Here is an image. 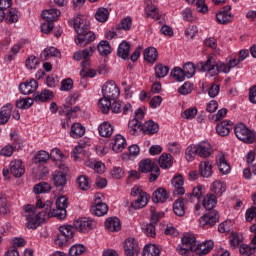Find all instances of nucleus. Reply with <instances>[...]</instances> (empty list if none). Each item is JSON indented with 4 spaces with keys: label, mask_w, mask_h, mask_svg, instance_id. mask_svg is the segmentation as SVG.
Returning <instances> with one entry per match:
<instances>
[{
    "label": "nucleus",
    "mask_w": 256,
    "mask_h": 256,
    "mask_svg": "<svg viewBox=\"0 0 256 256\" xmlns=\"http://www.w3.org/2000/svg\"><path fill=\"white\" fill-rule=\"evenodd\" d=\"M44 207L48 213V217L65 219V217H67V207H69V202L67 201V197L60 196L56 199V209L51 210V201H46Z\"/></svg>",
    "instance_id": "nucleus-1"
},
{
    "label": "nucleus",
    "mask_w": 256,
    "mask_h": 256,
    "mask_svg": "<svg viewBox=\"0 0 256 256\" xmlns=\"http://www.w3.org/2000/svg\"><path fill=\"white\" fill-rule=\"evenodd\" d=\"M67 175H69V167L64 163L58 165V170L52 173V183L54 187L63 189L67 185Z\"/></svg>",
    "instance_id": "nucleus-2"
},
{
    "label": "nucleus",
    "mask_w": 256,
    "mask_h": 256,
    "mask_svg": "<svg viewBox=\"0 0 256 256\" xmlns=\"http://www.w3.org/2000/svg\"><path fill=\"white\" fill-rule=\"evenodd\" d=\"M10 139L13 142L12 145L8 144L0 150V155H2V157H11L13 152L19 151L23 145V140H21V136H19L17 132H12L10 134Z\"/></svg>",
    "instance_id": "nucleus-3"
},
{
    "label": "nucleus",
    "mask_w": 256,
    "mask_h": 256,
    "mask_svg": "<svg viewBox=\"0 0 256 256\" xmlns=\"http://www.w3.org/2000/svg\"><path fill=\"white\" fill-rule=\"evenodd\" d=\"M234 133L237 139L243 143H253L255 141V133L243 123L237 124L234 127Z\"/></svg>",
    "instance_id": "nucleus-4"
},
{
    "label": "nucleus",
    "mask_w": 256,
    "mask_h": 256,
    "mask_svg": "<svg viewBox=\"0 0 256 256\" xmlns=\"http://www.w3.org/2000/svg\"><path fill=\"white\" fill-rule=\"evenodd\" d=\"M73 226L71 225H63L59 227V234L57 235V239L55 240L56 245L58 247H65L67 243H69L70 239H73Z\"/></svg>",
    "instance_id": "nucleus-5"
},
{
    "label": "nucleus",
    "mask_w": 256,
    "mask_h": 256,
    "mask_svg": "<svg viewBox=\"0 0 256 256\" xmlns=\"http://www.w3.org/2000/svg\"><path fill=\"white\" fill-rule=\"evenodd\" d=\"M182 244L177 247V251L180 255H189V251H194L197 241L195 236L191 234H185L181 239Z\"/></svg>",
    "instance_id": "nucleus-6"
},
{
    "label": "nucleus",
    "mask_w": 256,
    "mask_h": 256,
    "mask_svg": "<svg viewBox=\"0 0 256 256\" xmlns=\"http://www.w3.org/2000/svg\"><path fill=\"white\" fill-rule=\"evenodd\" d=\"M102 94L103 97H107L108 99L115 101V99H118L119 95H121V90H119L115 81L109 80L102 86Z\"/></svg>",
    "instance_id": "nucleus-7"
},
{
    "label": "nucleus",
    "mask_w": 256,
    "mask_h": 256,
    "mask_svg": "<svg viewBox=\"0 0 256 256\" xmlns=\"http://www.w3.org/2000/svg\"><path fill=\"white\" fill-rule=\"evenodd\" d=\"M26 219H27V227L28 229H37V227L39 226L40 223H43V221H45L46 219H49V212H47V210L42 211L38 214H29V215H25Z\"/></svg>",
    "instance_id": "nucleus-8"
},
{
    "label": "nucleus",
    "mask_w": 256,
    "mask_h": 256,
    "mask_svg": "<svg viewBox=\"0 0 256 256\" xmlns=\"http://www.w3.org/2000/svg\"><path fill=\"white\" fill-rule=\"evenodd\" d=\"M200 227H215L219 223V212L217 210H207L205 215L199 219Z\"/></svg>",
    "instance_id": "nucleus-9"
},
{
    "label": "nucleus",
    "mask_w": 256,
    "mask_h": 256,
    "mask_svg": "<svg viewBox=\"0 0 256 256\" xmlns=\"http://www.w3.org/2000/svg\"><path fill=\"white\" fill-rule=\"evenodd\" d=\"M72 23L74 31L77 33V35H81L82 33L89 31L91 27V23L85 19V16L79 14L73 18Z\"/></svg>",
    "instance_id": "nucleus-10"
},
{
    "label": "nucleus",
    "mask_w": 256,
    "mask_h": 256,
    "mask_svg": "<svg viewBox=\"0 0 256 256\" xmlns=\"http://www.w3.org/2000/svg\"><path fill=\"white\" fill-rule=\"evenodd\" d=\"M95 39V32L87 30L85 33L78 34L74 38V41L78 47H87V45H91Z\"/></svg>",
    "instance_id": "nucleus-11"
},
{
    "label": "nucleus",
    "mask_w": 256,
    "mask_h": 256,
    "mask_svg": "<svg viewBox=\"0 0 256 256\" xmlns=\"http://www.w3.org/2000/svg\"><path fill=\"white\" fill-rule=\"evenodd\" d=\"M95 227V221L89 218H82L74 221V229L79 233H89Z\"/></svg>",
    "instance_id": "nucleus-12"
},
{
    "label": "nucleus",
    "mask_w": 256,
    "mask_h": 256,
    "mask_svg": "<svg viewBox=\"0 0 256 256\" xmlns=\"http://www.w3.org/2000/svg\"><path fill=\"white\" fill-rule=\"evenodd\" d=\"M139 243L135 238H128L124 242V255L125 256H139Z\"/></svg>",
    "instance_id": "nucleus-13"
},
{
    "label": "nucleus",
    "mask_w": 256,
    "mask_h": 256,
    "mask_svg": "<svg viewBox=\"0 0 256 256\" xmlns=\"http://www.w3.org/2000/svg\"><path fill=\"white\" fill-rule=\"evenodd\" d=\"M10 174L13 177L19 178L25 175V166L23 165V161L19 159L12 160L9 165Z\"/></svg>",
    "instance_id": "nucleus-14"
},
{
    "label": "nucleus",
    "mask_w": 256,
    "mask_h": 256,
    "mask_svg": "<svg viewBox=\"0 0 256 256\" xmlns=\"http://www.w3.org/2000/svg\"><path fill=\"white\" fill-rule=\"evenodd\" d=\"M39 87V83L35 79H31L30 81H26L19 85V91L22 95H31V93H35Z\"/></svg>",
    "instance_id": "nucleus-15"
},
{
    "label": "nucleus",
    "mask_w": 256,
    "mask_h": 256,
    "mask_svg": "<svg viewBox=\"0 0 256 256\" xmlns=\"http://www.w3.org/2000/svg\"><path fill=\"white\" fill-rule=\"evenodd\" d=\"M196 149L198 152V157L202 159H207V157H211L213 154V149L211 148V144L206 141H202L196 145Z\"/></svg>",
    "instance_id": "nucleus-16"
},
{
    "label": "nucleus",
    "mask_w": 256,
    "mask_h": 256,
    "mask_svg": "<svg viewBox=\"0 0 256 256\" xmlns=\"http://www.w3.org/2000/svg\"><path fill=\"white\" fill-rule=\"evenodd\" d=\"M215 67L216 64L213 58H208L205 63L200 62L197 64V69L199 71H203L204 73H209L210 77H215Z\"/></svg>",
    "instance_id": "nucleus-17"
},
{
    "label": "nucleus",
    "mask_w": 256,
    "mask_h": 256,
    "mask_svg": "<svg viewBox=\"0 0 256 256\" xmlns=\"http://www.w3.org/2000/svg\"><path fill=\"white\" fill-rule=\"evenodd\" d=\"M139 171L141 173H159V166L153 163L151 159H146L139 163Z\"/></svg>",
    "instance_id": "nucleus-18"
},
{
    "label": "nucleus",
    "mask_w": 256,
    "mask_h": 256,
    "mask_svg": "<svg viewBox=\"0 0 256 256\" xmlns=\"http://www.w3.org/2000/svg\"><path fill=\"white\" fill-rule=\"evenodd\" d=\"M95 51V47L89 46L88 48H85L84 50L76 51L73 54L74 61H89V57L93 56V53Z\"/></svg>",
    "instance_id": "nucleus-19"
},
{
    "label": "nucleus",
    "mask_w": 256,
    "mask_h": 256,
    "mask_svg": "<svg viewBox=\"0 0 256 256\" xmlns=\"http://www.w3.org/2000/svg\"><path fill=\"white\" fill-rule=\"evenodd\" d=\"M231 129H233V122L224 120L216 126V133L220 137H227L231 133Z\"/></svg>",
    "instance_id": "nucleus-20"
},
{
    "label": "nucleus",
    "mask_w": 256,
    "mask_h": 256,
    "mask_svg": "<svg viewBox=\"0 0 256 256\" xmlns=\"http://www.w3.org/2000/svg\"><path fill=\"white\" fill-rule=\"evenodd\" d=\"M215 244L211 240H207L206 242H203L201 244H196L194 247L193 253L196 255H207L213 249V246Z\"/></svg>",
    "instance_id": "nucleus-21"
},
{
    "label": "nucleus",
    "mask_w": 256,
    "mask_h": 256,
    "mask_svg": "<svg viewBox=\"0 0 256 256\" xmlns=\"http://www.w3.org/2000/svg\"><path fill=\"white\" fill-rule=\"evenodd\" d=\"M199 173L201 177L209 179L213 176V162L211 161H202L199 164Z\"/></svg>",
    "instance_id": "nucleus-22"
},
{
    "label": "nucleus",
    "mask_w": 256,
    "mask_h": 256,
    "mask_svg": "<svg viewBox=\"0 0 256 256\" xmlns=\"http://www.w3.org/2000/svg\"><path fill=\"white\" fill-rule=\"evenodd\" d=\"M104 225L105 229L111 233L121 231V220H119L117 217L107 218Z\"/></svg>",
    "instance_id": "nucleus-23"
},
{
    "label": "nucleus",
    "mask_w": 256,
    "mask_h": 256,
    "mask_svg": "<svg viewBox=\"0 0 256 256\" xmlns=\"http://www.w3.org/2000/svg\"><path fill=\"white\" fill-rule=\"evenodd\" d=\"M141 131H143L144 135H155V133L159 132V124L153 120H148L142 124Z\"/></svg>",
    "instance_id": "nucleus-24"
},
{
    "label": "nucleus",
    "mask_w": 256,
    "mask_h": 256,
    "mask_svg": "<svg viewBox=\"0 0 256 256\" xmlns=\"http://www.w3.org/2000/svg\"><path fill=\"white\" fill-rule=\"evenodd\" d=\"M42 18L44 21H47L48 23H53L54 21H57L59 17H61V11L59 9H49L42 12Z\"/></svg>",
    "instance_id": "nucleus-25"
},
{
    "label": "nucleus",
    "mask_w": 256,
    "mask_h": 256,
    "mask_svg": "<svg viewBox=\"0 0 256 256\" xmlns=\"http://www.w3.org/2000/svg\"><path fill=\"white\" fill-rule=\"evenodd\" d=\"M229 11H231V6H228L226 7V10L217 13L216 21H218L221 25H227V23H231V21H233V16Z\"/></svg>",
    "instance_id": "nucleus-26"
},
{
    "label": "nucleus",
    "mask_w": 256,
    "mask_h": 256,
    "mask_svg": "<svg viewBox=\"0 0 256 256\" xmlns=\"http://www.w3.org/2000/svg\"><path fill=\"white\" fill-rule=\"evenodd\" d=\"M167 199H169V193H167V190L165 188L160 187L153 192V203H165Z\"/></svg>",
    "instance_id": "nucleus-27"
},
{
    "label": "nucleus",
    "mask_w": 256,
    "mask_h": 256,
    "mask_svg": "<svg viewBox=\"0 0 256 256\" xmlns=\"http://www.w3.org/2000/svg\"><path fill=\"white\" fill-rule=\"evenodd\" d=\"M125 147H127V140H125V137L119 134L116 135L112 142V151H114V153H121Z\"/></svg>",
    "instance_id": "nucleus-28"
},
{
    "label": "nucleus",
    "mask_w": 256,
    "mask_h": 256,
    "mask_svg": "<svg viewBox=\"0 0 256 256\" xmlns=\"http://www.w3.org/2000/svg\"><path fill=\"white\" fill-rule=\"evenodd\" d=\"M185 184V179L182 175H178L172 179V185L175 188V195H185V188L183 185Z\"/></svg>",
    "instance_id": "nucleus-29"
},
{
    "label": "nucleus",
    "mask_w": 256,
    "mask_h": 256,
    "mask_svg": "<svg viewBox=\"0 0 256 256\" xmlns=\"http://www.w3.org/2000/svg\"><path fill=\"white\" fill-rule=\"evenodd\" d=\"M11 115H13V106L11 104L3 106L0 111V125L8 123Z\"/></svg>",
    "instance_id": "nucleus-30"
},
{
    "label": "nucleus",
    "mask_w": 256,
    "mask_h": 256,
    "mask_svg": "<svg viewBox=\"0 0 256 256\" xmlns=\"http://www.w3.org/2000/svg\"><path fill=\"white\" fill-rule=\"evenodd\" d=\"M53 97H55L53 91L44 89L40 93L37 92V94L34 95V101L36 103H45V101H49V99H53Z\"/></svg>",
    "instance_id": "nucleus-31"
},
{
    "label": "nucleus",
    "mask_w": 256,
    "mask_h": 256,
    "mask_svg": "<svg viewBox=\"0 0 256 256\" xmlns=\"http://www.w3.org/2000/svg\"><path fill=\"white\" fill-rule=\"evenodd\" d=\"M82 70L80 71L81 77H95L97 75V70L90 69L91 61L86 60L81 63Z\"/></svg>",
    "instance_id": "nucleus-32"
},
{
    "label": "nucleus",
    "mask_w": 256,
    "mask_h": 256,
    "mask_svg": "<svg viewBox=\"0 0 256 256\" xmlns=\"http://www.w3.org/2000/svg\"><path fill=\"white\" fill-rule=\"evenodd\" d=\"M149 203V195L146 193H142L140 196L137 197L136 200L131 202V207L133 209H143L145 205Z\"/></svg>",
    "instance_id": "nucleus-33"
},
{
    "label": "nucleus",
    "mask_w": 256,
    "mask_h": 256,
    "mask_svg": "<svg viewBox=\"0 0 256 256\" xmlns=\"http://www.w3.org/2000/svg\"><path fill=\"white\" fill-rule=\"evenodd\" d=\"M215 205H217V196L215 194H207L203 199V207L207 211H215Z\"/></svg>",
    "instance_id": "nucleus-34"
},
{
    "label": "nucleus",
    "mask_w": 256,
    "mask_h": 256,
    "mask_svg": "<svg viewBox=\"0 0 256 256\" xmlns=\"http://www.w3.org/2000/svg\"><path fill=\"white\" fill-rule=\"evenodd\" d=\"M240 254L243 256H250L253 255V253H256V234H254V237L252 239V244L249 246L247 244H243L240 246Z\"/></svg>",
    "instance_id": "nucleus-35"
},
{
    "label": "nucleus",
    "mask_w": 256,
    "mask_h": 256,
    "mask_svg": "<svg viewBox=\"0 0 256 256\" xmlns=\"http://www.w3.org/2000/svg\"><path fill=\"white\" fill-rule=\"evenodd\" d=\"M212 193L216 194L217 197H221L227 191V184L220 180H216L211 185Z\"/></svg>",
    "instance_id": "nucleus-36"
},
{
    "label": "nucleus",
    "mask_w": 256,
    "mask_h": 256,
    "mask_svg": "<svg viewBox=\"0 0 256 256\" xmlns=\"http://www.w3.org/2000/svg\"><path fill=\"white\" fill-rule=\"evenodd\" d=\"M109 211V206L106 203L98 202L95 206L91 207V213L96 215V217H103V215H107Z\"/></svg>",
    "instance_id": "nucleus-37"
},
{
    "label": "nucleus",
    "mask_w": 256,
    "mask_h": 256,
    "mask_svg": "<svg viewBox=\"0 0 256 256\" xmlns=\"http://www.w3.org/2000/svg\"><path fill=\"white\" fill-rule=\"evenodd\" d=\"M85 135V126L81 125L80 123H74L71 126L70 136L73 139H79Z\"/></svg>",
    "instance_id": "nucleus-38"
},
{
    "label": "nucleus",
    "mask_w": 256,
    "mask_h": 256,
    "mask_svg": "<svg viewBox=\"0 0 256 256\" xmlns=\"http://www.w3.org/2000/svg\"><path fill=\"white\" fill-rule=\"evenodd\" d=\"M159 57V54L157 53V49L155 47H150L144 50V59L148 63H155Z\"/></svg>",
    "instance_id": "nucleus-39"
},
{
    "label": "nucleus",
    "mask_w": 256,
    "mask_h": 256,
    "mask_svg": "<svg viewBox=\"0 0 256 256\" xmlns=\"http://www.w3.org/2000/svg\"><path fill=\"white\" fill-rule=\"evenodd\" d=\"M161 169H169L173 165V156L171 154L163 153L158 160Z\"/></svg>",
    "instance_id": "nucleus-40"
},
{
    "label": "nucleus",
    "mask_w": 256,
    "mask_h": 256,
    "mask_svg": "<svg viewBox=\"0 0 256 256\" xmlns=\"http://www.w3.org/2000/svg\"><path fill=\"white\" fill-rule=\"evenodd\" d=\"M161 248L155 244H147L143 249V256H159Z\"/></svg>",
    "instance_id": "nucleus-41"
},
{
    "label": "nucleus",
    "mask_w": 256,
    "mask_h": 256,
    "mask_svg": "<svg viewBox=\"0 0 256 256\" xmlns=\"http://www.w3.org/2000/svg\"><path fill=\"white\" fill-rule=\"evenodd\" d=\"M99 134L101 137H111L113 135V125L109 124V122H104L98 127Z\"/></svg>",
    "instance_id": "nucleus-42"
},
{
    "label": "nucleus",
    "mask_w": 256,
    "mask_h": 256,
    "mask_svg": "<svg viewBox=\"0 0 256 256\" xmlns=\"http://www.w3.org/2000/svg\"><path fill=\"white\" fill-rule=\"evenodd\" d=\"M217 165L222 175H229L231 167L229 166V163H227V160H225V156H220L217 158Z\"/></svg>",
    "instance_id": "nucleus-43"
},
{
    "label": "nucleus",
    "mask_w": 256,
    "mask_h": 256,
    "mask_svg": "<svg viewBox=\"0 0 256 256\" xmlns=\"http://www.w3.org/2000/svg\"><path fill=\"white\" fill-rule=\"evenodd\" d=\"M131 49V46L127 42H122L120 43L118 50H117V55L121 59H129V51Z\"/></svg>",
    "instance_id": "nucleus-44"
},
{
    "label": "nucleus",
    "mask_w": 256,
    "mask_h": 256,
    "mask_svg": "<svg viewBox=\"0 0 256 256\" xmlns=\"http://www.w3.org/2000/svg\"><path fill=\"white\" fill-rule=\"evenodd\" d=\"M97 49L98 53H100L102 57H107V55L111 54V45L107 40L100 41L97 46Z\"/></svg>",
    "instance_id": "nucleus-45"
},
{
    "label": "nucleus",
    "mask_w": 256,
    "mask_h": 256,
    "mask_svg": "<svg viewBox=\"0 0 256 256\" xmlns=\"http://www.w3.org/2000/svg\"><path fill=\"white\" fill-rule=\"evenodd\" d=\"M95 19L99 23H106V21L109 19V10L104 7L98 8L95 14Z\"/></svg>",
    "instance_id": "nucleus-46"
},
{
    "label": "nucleus",
    "mask_w": 256,
    "mask_h": 256,
    "mask_svg": "<svg viewBox=\"0 0 256 256\" xmlns=\"http://www.w3.org/2000/svg\"><path fill=\"white\" fill-rule=\"evenodd\" d=\"M173 211L178 217L185 215V203L183 202V198H179L174 202Z\"/></svg>",
    "instance_id": "nucleus-47"
},
{
    "label": "nucleus",
    "mask_w": 256,
    "mask_h": 256,
    "mask_svg": "<svg viewBox=\"0 0 256 256\" xmlns=\"http://www.w3.org/2000/svg\"><path fill=\"white\" fill-rule=\"evenodd\" d=\"M76 183L81 191H88V189H91V183H89V178L86 175L78 176Z\"/></svg>",
    "instance_id": "nucleus-48"
},
{
    "label": "nucleus",
    "mask_w": 256,
    "mask_h": 256,
    "mask_svg": "<svg viewBox=\"0 0 256 256\" xmlns=\"http://www.w3.org/2000/svg\"><path fill=\"white\" fill-rule=\"evenodd\" d=\"M50 159L49 153L45 150H40L38 153L33 157V162L37 164L47 163Z\"/></svg>",
    "instance_id": "nucleus-49"
},
{
    "label": "nucleus",
    "mask_w": 256,
    "mask_h": 256,
    "mask_svg": "<svg viewBox=\"0 0 256 256\" xmlns=\"http://www.w3.org/2000/svg\"><path fill=\"white\" fill-rule=\"evenodd\" d=\"M157 79H163L169 75V66L157 64L154 68Z\"/></svg>",
    "instance_id": "nucleus-50"
},
{
    "label": "nucleus",
    "mask_w": 256,
    "mask_h": 256,
    "mask_svg": "<svg viewBox=\"0 0 256 256\" xmlns=\"http://www.w3.org/2000/svg\"><path fill=\"white\" fill-rule=\"evenodd\" d=\"M146 17H150L151 19L159 20L161 19V14H159V10L155 5H148L145 7Z\"/></svg>",
    "instance_id": "nucleus-51"
},
{
    "label": "nucleus",
    "mask_w": 256,
    "mask_h": 256,
    "mask_svg": "<svg viewBox=\"0 0 256 256\" xmlns=\"http://www.w3.org/2000/svg\"><path fill=\"white\" fill-rule=\"evenodd\" d=\"M111 101H113L111 98L103 97L99 100L98 105L102 111V113L107 114L109 113L112 105Z\"/></svg>",
    "instance_id": "nucleus-52"
},
{
    "label": "nucleus",
    "mask_w": 256,
    "mask_h": 256,
    "mask_svg": "<svg viewBox=\"0 0 256 256\" xmlns=\"http://www.w3.org/2000/svg\"><path fill=\"white\" fill-rule=\"evenodd\" d=\"M33 191L36 195H41V193H49L51 191V185L46 182H41L34 186Z\"/></svg>",
    "instance_id": "nucleus-53"
},
{
    "label": "nucleus",
    "mask_w": 256,
    "mask_h": 256,
    "mask_svg": "<svg viewBox=\"0 0 256 256\" xmlns=\"http://www.w3.org/2000/svg\"><path fill=\"white\" fill-rule=\"evenodd\" d=\"M34 100L31 97L18 99L16 101V107L18 109H29L32 107Z\"/></svg>",
    "instance_id": "nucleus-54"
},
{
    "label": "nucleus",
    "mask_w": 256,
    "mask_h": 256,
    "mask_svg": "<svg viewBox=\"0 0 256 256\" xmlns=\"http://www.w3.org/2000/svg\"><path fill=\"white\" fill-rule=\"evenodd\" d=\"M170 76L179 82L185 81V77H187L185 76V72L183 71V69L179 67H174L170 72Z\"/></svg>",
    "instance_id": "nucleus-55"
},
{
    "label": "nucleus",
    "mask_w": 256,
    "mask_h": 256,
    "mask_svg": "<svg viewBox=\"0 0 256 256\" xmlns=\"http://www.w3.org/2000/svg\"><path fill=\"white\" fill-rule=\"evenodd\" d=\"M196 155H198L197 145L192 144L186 148V151H185L186 161H194Z\"/></svg>",
    "instance_id": "nucleus-56"
},
{
    "label": "nucleus",
    "mask_w": 256,
    "mask_h": 256,
    "mask_svg": "<svg viewBox=\"0 0 256 256\" xmlns=\"http://www.w3.org/2000/svg\"><path fill=\"white\" fill-rule=\"evenodd\" d=\"M9 213V201L5 194L0 195V215H7Z\"/></svg>",
    "instance_id": "nucleus-57"
},
{
    "label": "nucleus",
    "mask_w": 256,
    "mask_h": 256,
    "mask_svg": "<svg viewBox=\"0 0 256 256\" xmlns=\"http://www.w3.org/2000/svg\"><path fill=\"white\" fill-rule=\"evenodd\" d=\"M47 60L49 57H61V52L55 47H49L44 50V53L41 54V57Z\"/></svg>",
    "instance_id": "nucleus-58"
},
{
    "label": "nucleus",
    "mask_w": 256,
    "mask_h": 256,
    "mask_svg": "<svg viewBox=\"0 0 256 256\" xmlns=\"http://www.w3.org/2000/svg\"><path fill=\"white\" fill-rule=\"evenodd\" d=\"M142 125L137 119H132L128 123L129 133L131 135H137V132L141 129Z\"/></svg>",
    "instance_id": "nucleus-59"
},
{
    "label": "nucleus",
    "mask_w": 256,
    "mask_h": 256,
    "mask_svg": "<svg viewBox=\"0 0 256 256\" xmlns=\"http://www.w3.org/2000/svg\"><path fill=\"white\" fill-rule=\"evenodd\" d=\"M182 71H184V75L187 77V79H191L193 75H195V64L191 62H187L184 66Z\"/></svg>",
    "instance_id": "nucleus-60"
},
{
    "label": "nucleus",
    "mask_w": 256,
    "mask_h": 256,
    "mask_svg": "<svg viewBox=\"0 0 256 256\" xmlns=\"http://www.w3.org/2000/svg\"><path fill=\"white\" fill-rule=\"evenodd\" d=\"M229 65L225 62L216 63L214 75H219V73H230Z\"/></svg>",
    "instance_id": "nucleus-61"
},
{
    "label": "nucleus",
    "mask_w": 256,
    "mask_h": 256,
    "mask_svg": "<svg viewBox=\"0 0 256 256\" xmlns=\"http://www.w3.org/2000/svg\"><path fill=\"white\" fill-rule=\"evenodd\" d=\"M83 253H85V246H83L81 244H77V245L72 246L69 249L68 255L77 256V255H83Z\"/></svg>",
    "instance_id": "nucleus-62"
},
{
    "label": "nucleus",
    "mask_w": 256,
    "mask_h": 256,
    "mask_svg": "<svg viewBox=\"0 0 256 256\" xmlns=\"http://www.w3.org/2000/svg\"><path fill=\"white\" fill-rule=\"evenodd\" d=\"M193 91V84L191 82H185L182 86L178 88V93L180 95H189Z\"/></svg>",
    "instance_id": "nucleus-63"
},
{
    "label": "nucleus",
    "mask_w": 256,
    "mask_h": 256,
    "mask_svg": "<svg viewBox=\"0 0 256 256\" xmlns=\"http://www.w3.org/2000/svg\"><path fill=\"white\" fill-rule=\"evenodd\" d=\"M245 217H246V221H248V223H251V221H253L254 219L256 221V207L247 209Z\"/></svg>",
    "instance_id": "nucleus-64"
}]
</instances>
